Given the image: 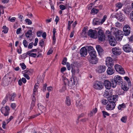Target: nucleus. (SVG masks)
Instances as JSON below:
<instances>
[{"instance_id": "3", "label": "nucleus", "mask_w": 133, "mask_h": 133, "mask_svg": "<svg viewBox=\"0 0 133 133\" xmlns=\"http://www.w3.org/2000/svg\"><path fill=\"white\" fill-rule=\"evenodd\" d=\"M106 35L108 37L110 45L111 46H115L117 42L114 37L111 35L109 31L108 32Z\"/></svg>"}, {"instance_id": "39", "label": "nucleus", "mask_w": 133, "mask_h": 133, "mask_svg": "<svg viewBox=\"0 0 133 133\" xmlns=\"http://www.w3.org/2000/svg\"><path fill=\"white\" fill-rule=\"evenodd\" d=\"M98 11L99 10L98 9L93 8L91 10V12L93 13L97 14L98 12Z\"/></svg>"}, {"instance_id": "54", "label": "nucleus", "mask_w": 133, "mask_h": 133, "mask_svg": "<svg viewBox=\"0 0 133 133\" xmlns=\"http://www.w3.org/2000/svg\"><path fill=\"white\" fill-rule=\"evenodd\" d=\"M66 67L68 70H70L71 69L70 66V64L68 62H67L66 64Z\"/></svg>"}, {"instance_id": "21", "label": "nucleus", "mask_w": 133, "mask_h": 133, "mask_svg": "<svg viewBox=\"0 0 133 133\" xmlns=\"http://www.w3.org/2000/svg\"><path fill=\"white\" fill-rule=\"evenodd\" d=\"M71 71L72 73V76L75 77V76L76 71L75 66L73 64H71Z\"/></svg>"}, {"instance_id": "7", "label": "nucleus", "mask_w": 133, "mask_h": 133, "mask_svg": "<svg viewBox=\"0 0 133 133\" xmlns=\"http://www.w3.org/2000/svg\"><path fill=\"white\" fill-rule=\"evenodd\" d=\"M105 62L106 65L108 67H112L114 65L113 61L112 58L110 57L106 58Z\"/></svg>"}, {"instance_id": "18", "label": "nucleus", "mask_w": 133, "mask_h": 133, "mask_svg": "<svg viewBox=\"0 0 133 133\" xmlns=\"http://www.w3.org/2000/svg\"><path fill=\"white\" fill-rule=\"evenodd\" d=\"M90 63L92 64H96L98 62V60L97 57H91L89 59Z\"/></svg>"}, {"instance_id": "45", "label": "nucleus", "mask_w": 133, "mask_h": 133, "mask_svg": "<svg viewBox=\"0 0 133 133\" xmlns=\"http://www.w3.org/2000/svg\"><path fill=\"white\" fill-rule=\"evenodd\" d=\"M23 43L25 47H27L28 46V42L26 40H24L23 41Z\"/></svg>"}, {"instance_id": "38", "label": "nucleus", "mask_w": 133, "mask_h": 133, "mask_svg": "<svg viewBox=\"0 0 133 133\" xmlns=\"http://www.w3.org/2000/svg\"><path fill=\"white\" fill-rule=\"evenodd\" d=\"M20 65L21 66L22 70H24L26 68V66L24 63H20Z\"/></svg>"}, {"instance_id": "37", "label": "nucleus", "mask_w": 133, "mask_h": 133, "mask_svg": "<svg viewBox=\"0 0 133 133\" xmlns=\"http://www.w3.org/2000/svg\"><path fill=\"white\" fill-rule=\"evenodd\" d=\"M101 101L102 104L104 105H106L108 103V100L105 99H102Z\"/></svg>"}, {"instance_id": "29", "label": "nucleus", "mask_w": 133, "mask_h": 133, "mask_svg": "<svg viewBox=\"0 0 133 133\" xmlns=\"http://www.w3.org/2000/svg\"><path fill=\"white\" fill-rule=\"evenodd\" d=\"M38 108L40 110H45V108L44 107L41 105L40 103H38Z\"/></svg>"}, {"instance_id": "41", "label": "nucleus", "mask_w": 133, "mask_h": 133, "mask_svg": "<svg viewBox=\"0 0 133 133\" xmlns=\"http://www.w3.org/2000/svg\"><path fill=\"white\" fill-rule=\"evenodd\" d=\"M127 120V117L125 116L123 117L121 119V121L123 122L126 123Z\"/></svg>"}, {"instance_id": "11", "label": "nucleus", "mask_w": 133, "mask_h": 133, "mask_svg": "<svg viewBox=\"0 0 133 133\" xmlns=\"http://www.w3.org/2000/svg\"><path fill=\"white\" fill-rule=\"evenodd\" d=\"M105 66L100 65L98 66L96 69V71L98 73H101L104 72L106 69Z\"/></svg>"}, {"instance_id": "24", "label": "nucleus", "mask_w": 133, "mask_h": 133, "mask_svg": "<svg viewBox=\"0 0 133 133\" xmlns=\"http://www.w3.org/2000/svg\"><path fill=\"white\" fill-rule=\"evenodd\" d=\"M93 22V24L95 25L99 24L100 23L99 19L97 18H94Z\"/></svg>"}, {"instance_id": "19", "label": "nucleus", "mask_w": 133, "mask_h": 133, "mask_svg": "<svg viewBox=\"0 0 133 133\" xmlns=\"http://www.w3.org/2000/svg\"><path fill=\"white\" fill-rule=\"evenodd\" d=\"M107 72L108 74L109 75H111L114 73L115 70L112 68V67H108Z\"/></svg>"}, {"instance_id": "34", "label": "nucleus", "mask_w": 133, "mask_h": 133, "mask_svg": "<svg viewBox=\"0 0 133 133\" xmlns=\"http://www.w3.org/2000/svg\"><path fill=\"white\" fill-rule=\"evenodd\" d=\"M102 112L103 114V117L104 118L106 117V116H109L110 115L109 113L105 111H103Z\"/></svg>"}, {"instance_id": "12", "label": "nucleus", "mask_w": 133, "mask_h": 133, "mask_svg": "<svg viewBox=\"0 0 133 133\" xmlns=\"http://www.w3.org/2000/svg\"><path fill=\"white\" fill-rule=\"evenodd\" d=\"M123 31L125 36H127L130 33V28L128 25H125L123 28Z\"/></svg>"}, {"instance_id": "51", "label": "nucleus", "mask_w": 133, "mask_h": 133, "mask_svg": "<svg viewBox=\"0 0 133 133\" xmlns=\"http://www.w3.org/2000/svg\"><path fill=\"white\" fill-rule=\"evenodd\" d=\"M47 86V84H45L43 87V91L44 92L45 91L46 89V88Z\"/></svg>"}, {"instance_id": "16", "label": "nucleus", "mask_w": 133, "mask_h": 133, "mask_svg": "<svg viewBox=\"0 0 133 133\" xmlns=\"http://www.w3.org/2000/svg\"><path fill=\"white\" fill-rule=\"evenodd\" d=\"M116 17L118 20L120 22H123L124 21L125 19V16L121 13L117 14Z\"/></svg>"}, {"instance_id": "32", "label": "nucleus", "mask_w": 133, "mask_h": 133, "mask_svg": "<svg viewBox=\"0 0 133 133\" xmlns=\"http://www.w3.org/2000/svg\"><path fill=\"white\" fill-rule=\"evenodd\" d=\"M123 35H120V36H117L116 37V38L117 39V40L119 41H120L123 37Z\"/></svg>"}, {"instance_id": "36", "label": "nucleus", "mask_w": 133, "mask_h": 133, "mask_svg": "<svg viewBox=\"0 0 133 133\" xmlns=\"http://www.w3.org/2000/svg\"><path fill=\"white\" fill-rule=\"evenodd\" d=\"M35 101H32L31 103V105L30 107V110H32L33 109V107L35 105Z\"/></svg>"}, {"instance_id": "30", "label": "nucleus", "mask_w": 133, "mask_h": 133, "mask_svg": "<svg viewBox=\"0 0 133 133\" xmlns=\"http://www.w3.org/2000/svg\"><path fill=\"white\" fill-rule=\"evenodd\" d=\"M122 88L124 91H127L129 89V88L127 87L126 84H122Z\"/></svg>"}, {"instance_id": "2", "label": "nucleus", "mask_w": 133, "mask_h": 133, "mask_svg": "<svg viewBox=\"0 0 133 133\" xmlns=\"http://www.w3.org/2000/svg\"><path fill=\"white\" fill-rule=\"evenodd\" d=\"M111 82L113 88H115L117 85H120L123 83V79L122 77L117 75L115 76L114 79H111Z\"/></svg>"}, {"instance_id": "59", "label": "nucleus", "mask_w": 133, "mask_h": 133, "mask_svg": "<svg viewBox=\"0 0 133 133\" xmlns=\"http://www.w3.org/2000/svg\"><path fill=\"white\" fill-rule=\"evenodd\" d=\"M11 106L13 109H14L16 107V105L15 103H13L11 104Z\"/></svg>"}, {"instance_id": "10", "label": "nucleus", "mask_w": 133, "mask_h": 133, "mask_svg": "<svg viewBox=\"0 0 133 133\" xmlns=\"http://www.w3.org/2000/svg\"><path fill=\"white\" fill-rule=\"evenodd\" d=\"M98 37L99 41H102L105 39V36L103 31L99 29L98 31Z\"/></svg>"}, {"instance_id": "49", "label": "nucleus", "mask_w": 133, "mask_h": 133, "mask_svg": "<svg viewBox=\"0 0 133 133\" xmlns=\"http://www.w3.org/2000/svg\"><path fill=\"white\" fill-rule=\"evenodd\" d=\"M124 79L126 80L128 83H130V81L129 78L127 76H125L124 77Z\"/></svg>"}, {"instance_id": "47", "label": "nucleus", "mask_w": 133, "mask_h": 133, "mask_svg": "<svg viewBox=\"0 0 133 133\" xmlns=\"http://www.w3.org/2000/svg\"><path fill=\"white\" fill-rule=\"evenodd\" d=\"M10 17L9 18V20L11 22H14L15 21L16 19V18L15 17H12L10 19Z\"/></svg>"}, {"instance_id": "15", "label": "nucleus", "mask_w": 133, "mask_h": 133, "mask_svg": "<svg viewBox=\"0 0 133 133\" xmlns=\"http://www.w3.org/2000/svg\"><path fill=\"white\" fill-rule=\"evenodd\" d=\"M104 84L105 87L107 89H109L111 87L113 88L112 86V84L111 82H111L108 80H105L104 81L103 84Z\"/></svg>"}, {"instance_id": "20", "label": "nucleus", "mask_w": 133, "mask_h": 133, "mask_svg": "<svg viewBox=\"0 0 133 133\" xmlns=\"http://www.w3.org/2000/svg\"><path fill=\"white\" fill-rule=\"evenodd\" d=\"M96 48L99 55L102 54L103 52V50L100 45H97L96 46Z\"/></svg>"}, {"instance_id": "33", "label": "nucleus", "mask_w": 133, "mask_h": 133, "mask_svg": "<svg viewBox=\"0 0 133 133\" xmlns=\"http://www.w3.org/2000/svg\"><path fill=\"white\" fill-rule=\"evenodd\" d=\"M125 105L124 103H123L121 104H120L118 106V108L119 110H121L122 108H125Z\"/></svg>"}, {"instance_id": "46", "label": "nucleus", "mask_w": 133, "mask_h": 133, "mask_svg": "<svg viewBox=\"0 0 133 133\" xmlns=\"http://www.w3.org/2000/svg\"><path fill=\"white\" fill-rule=\"evenodd\" d=\"M6 81L5 80H3L2 83V84L4 86H7L8 84V82L6 83Z\"/></svg>"}, {"instance_id": "1", "label": "nucleus", "mask_w": 133, "mask_h": 133, "mask_svg": "<svg viewBox=\"0 0 133 133\" xmlns=\"http://www.w3.org/2000/svg\"><path fill=\"white\" fill-rule=\"evenodd\" d=\"M118 96L115 95L108 98L109 102L106 106V108L108 110H113L116 106L115 102L117 100Z\"/></svg>"}, {"instance_id": "22", "label": "nucleus", "mask_w": 133, "mask_h": 133, "mask_svg": "<svg viewBox=\"0 0 133 133\" xmlns=\"http://www.w3.org/2000/svg\"><path fill=\"white\" fill-rule=\"evenodd\" d=\"M89 54L91 58L93 57H97L96 52L95 50L94 51H91V52L89 51Z\"/></svg>"}, {"instance_id": "50", "label": "nucleus", "mask_w": 133, "mask_h": 133, "mask_svg": "<svg viewBox=\"0 0 133 133\" xmlns=\"http://www.w3.org/2000/svg\"><path fill=\"white\" fill-rule=\"evenodd\" d=\"M59 7L60 9L62 10H63L66 9L65 6L63 5H60Z\"/></svg>"}, {"instance_id": "62", "label": "nucleus", "mask_w": 133, "mask_h": 133, "mask_svg": "<svg viewBox=\"0 0 133 133\" xmlns=\"http://www.w3.org/2000/svg\"><path fill=\"white\" fill-rule=\"evenodd\" d=\"M13 118V116H11L10 117L9 119H8L6 120V122H7V123H8Z\"/></svg>"}, {"instance_id": "28", "label": "nucleus", "mask_w": 133, "mask_h": 133, "mask_svg": "<svg viewBox=\"0 0 133 133\" xmlns=\"http://www.w3.org/2000/svg\"><path fill=\"white\" fill-rule=\"evenodd\" d=\"M32 35V31L31 30H29L25 34V36L27 38H29V36H31Z\"/></svg>"}, {"instance_id": "52", "label": "nucleus", "mask_w": 133, "mask_h": 133, "mask_svg": "<svg viewBox=\"0 0 133 133\" xmlns=\"http://www.w3.org/2000/svg\"><path fill=\"white\" fill-rule=\"evenodd\" d=\"M33 43L31 42L29 43L28 46V49H31L33 47Z\"/></svg>"}, {"instance_id": "64", "label": "nucleus", "mask_w": 133, "mask_h": 133, "mask_svg": "<svg viewBox=\"0 0 133 133\" xmlns=\"http://www.w3.org/2000/svg\"><path fill=\"white\" fill-rule=\"evenodd\" d=\"M130 18L133 21V11L130 14Z\"/></svg>"}, {"instance_id": "5", "label": "nucleus", "mask_w": 133, "mask_h": 133, "mask_svg": "<svg viewBox=\"0 0 133 133\" xmlns=\"http://www.w3.org/2000/svg\"><path fill=\"white\" fill-rule=\"evenodd\" d=\"M78 80L76 77L72 76L69 81H68V85L70 87H72L75 84H77Z\"/></svg>"}, {"instance_id": "35", "label": "nucleus", "mask_w": 133, "mask_h": 133, "mask_svg": "<svg viewBox=\"0 0 133 133\" xmlns=\"http://www.w3.org/2000/svg\"><path fill=\"white\" fill-rule=\"evenodd\" d=\"M25 22L27 23L28 25H30L32 24V22L29 19H25Z\"/></svg>"}, {"instance_id": "44", "label": "nucleus", "mask_w": 133, "mask_h": 133, "mask_svg": "<svg viewBox=\"0 0 133 133\" xmlns=\"http://www.w3.org/2000/svg\"><path fill=\"white\" fill-rule=\"evenodd\" d=\"M44 40L43 39H41L40 41L39 44L40 46L42 47L43 46L44 44Z\"/></svg>"}, {"instance_id": "53", "label": "nucleus", "mask_w": 133, "mask_h": 133, "mask_svg": "<svg viewBox=\"0 0 133 133\" xmlns=\"http://www.w3.org/2000/svg\"><path fill=\"white\" fill-rule=\"evenodd\" d=\"M36 95V94L35 93H34L33 92V94H32V101H36V98L35 97V96Z\"/></svg>"}, {"instance_id": "57", "label": "nucleus", "mask_w": 133, "mask_h": 133, "mask_svg": "<svg viewBox=\"0 0 133 133\" xmlns=\"http://www.w3.org/2000/svg\"><path fill=\"white\" fill-rule=\"evenodd\" d=\"M37 56L36 54L34 53H31L30 55V57H32L34 58H35Z\"/></svg>"}, {"instance_id": "48", "label": "nucleus", "mask_w": 133, "mask_h": 133, "mask_svg": "<svg viewBox=\"0 0 133 133\" xmlns=\"http://www.w3.org/2000/svg\"><path fill=\"white\" fill-rule=\"evenodd\" d=\"M87 29L84 28V29L83 30V32L82 33V35H85L87 33Z\"/></svg>"}, {"instance_id": "60", "label": "nucleus", "mask_w": 133, "mask_h": 133, "mask_svg": "<svg viewBox=\"0 0 133 133\" xmlns=\"http://www.w3.org/2000/svg\"><path fill=\"white\" fill-rule=\"evenodd\" d=\"M115 26L117 27H119L121 26V24L118 22H117L116 23Z\"/></svg>"}, {"instance_id": "6", "label": "nucleus", "mask_w": 133, "mask_h": 133, "mask_svg": "<svg viewBox=\"0 0 133 133\" xmlns=\"http://www.w3.org/2000/svg\"><path fill=\"white\" fill-rule=\"evenodd\" d=\"M115 68L116 71L119 74L123 75L125 74L124 70L121 66L120 65L118 64H116L115 66Z\"/></svg>"}, {"instance_id": "58", "label": "nucleus", "mask_w": 133, "mask_h": 133, "mask_svg": "<svg viewBox=\"0 0 133 133\" xmlns=\"http://www.w3.org/2000/svg\"><path fill=\"white\" fill-rule=\"evenodd\" d=\"M38 38H36L35 39V43H34V46H36L37 45V43L38 42Z\"/></svg>"}, {"instance_id": "43", "label": "nucleus", "mask_w": 133, "mask_h": 133, "mask_svg": "<svg viewBox=\"0 0 133 133\" xmlns=\"http://www.w3.org/2000/svg\"><path fill=\"white\" fill-rule=\"evenodd\" d=\"M67 59L65 57L63 58V60L62 62V64L63 65H65L66 64V62L67 61Z\"/></svg>"}, {"instance_id": "40", "label": "nucleus", "mask_w": 133, "mask_h": 133, "mask_svg": "<svg viewBox=\"0 0 133 133\" xmlns=\"http://www.w3.org/2000/svg\"><path fill=\"white\" fill-rule=\"evenodd\" d=\"M94 50V48L92 47V46H88V53H89L90 52H91V51H93Z\"/></svg>"}, {"instance_id": "31", "label": "nucleus", "mask_w": 133, "mask_h": 133, "mask_svg": "<svg viewBox=\"0 0 133 133\" xmlns=\"http://www.w3.org/2000/svg\"><path fill=\"white\" fill-rule=\"evenodd\" d=\"M2 28L4 29V30L2 31V32H4L5 34H6L8 32V28L6 27L5 25L4 26H3Z\"/></svg>"}, {"instance_id": "13", "label": "nucleus", "mask_w": 133, "mask_h": 133, "mask_svg": "<svg viewBox=\"0 0 133 133\" xmlns=\"http://www.w3.org/2000/svg\"><path fill=\"white\" fill-rule=\"evenodd\" d=\"M97 31L90 29L88 31V35L90 37L94 38H96Z\"/></svg>"}, {"instance_id": "25", "label": "nucleus", "mask_w": 133, "mask_h": 133, "mask_svg": "<svg viewBox=\"0 0 133 133\" xmlns=\"http://www.w3.org/2000/svg\"><path fill=\"white\" fill-rule=\"evenodd\" d=\"M16 96V94L15 93H13L10 95L9 99L10 101H13L14 100V98Z\"/></svg>"}, {"instance_id": "56", "label": "nucleus", "mask_w": 133, "mask_h": 133, "mask_svg": "<svg viewBox=\"0 0 133 133\" xmlns=\"http://www.w3.org/2000/svg\"><path fill=\"white\" fill-rule=\"evenodd\" d=\"M63 81L65 85H66L68 82V79L66 78H64L63 79Z\"/></svg>"}, {"instance_id": "55", "label": "nucleus", "mask_w": 133, "mask_h": 133, "mask_svg": "<svg viewBox=\"0 0 133 133\" xmlns=\"http://www.w3.org/2000/svg\"><path fill=\"white\" fill-rule=\"evenodd\" d=\"M66 70V68L65 67H63L61 69V71L62 73H63Z\"/></svg>"}, {"instance_id": "4", "label": "nucleus", "mask_w": 133, "mask_h": 133, "mask_svg": "<svg viewBox=\"0 0 133 133\" xmlns=\"http://www.w3.org/2000/svg\"><path fill=\"white\" fill-rule=\"evenodd\" d=\"M103 86V83L101 81H97L94 83L93 85V87L94 89L99 90L102 89Z\"/></svg>"}, {"instance_id": "61", "label": "nucleus", "mask_w": 133, "mask_h": 133, "mask_svg": "<svg viewBox=\"0 0 133 133\" xmlns=\"http://www.w3.org/2000/svg\"><path fill=\"white\" fill-rule=\"evenodd\" d=\"M21 28H19L18 29L16 30V34H19L20 33L21 31Z\"/></svg>"}, {"instance_id": "26", "label": "nucleus", "mask_w": 133, "mask_h": 133, "mask_svg": "<svg viewBox=\"0 0 133 133\" xmlns=\"http://www.w3.org/2000/svg\"><path fill=\"white\" fill-rule=\"evenodd\" d=\"M117 30L116 29V31L115 32L116 37L120 36V35H123V34H122V31L119 30H118L117 29Z\"/></svg>"}, {"instance_id": "17", "label": "nucleus", "mask_w": 133, "mask_h": 133, "mask_svg": "<svg viewBox=\"0 0 133 133\" xmlns=\"http://www.w3.org/2000/svg\"><path fill=\"white\" fill-rule=\"evenodd\" d=\"M80 53L82 56L85 57L87 54V49L85 47L82 48L80 50Z\"/></svg>"}, {"instance_id": "23", "label": "nucleus", "mask_w": 133, "mask_h": 133, "mask_svg": "<svg viewBox=\"0 0 133 133\" xmlns=\"http://www.w3.org/2000/svg\"><path fill=\"white\" fill-rule=\"evenodd\" d=\"M116 10L117 11L118 9H121L123 6V4L120 2H119L116 4Z\"/></svg>"}, {"instance_id": "9", "label": "nucleus", "mask_w": 133, "mask_h": 133, "mask_svg": "<svg viewBox=\"0 0 133 133\" xmlns=\"http://www.w3.org/2000/svg\"><path fill=\"white\" fill-rule=\"evenodd\" d=\"M112 53L116 56L120 55L121 53V50L119 47H115L112 48Z\"/></svg>"}, {"instance_id": "63", "label": "nucleus", "mask_w": 133, "mask_h": 133, "mask_svg": "<svg viewBox=\"0 0 133 133\" xmlns=\"http://www.w3.org/2000/svg\"><path fill=\"white\" fill-rule=\"evenodd\" d=\"M53 52V51L52 49H50L49 50L48 52H47V55H49L51 54Z\"/></svg>"}, {"instance_id": "14", "label": "nucleus", "mask_w": 133, "mask_h": 133, "mask_svg": "<svg viewBox=\"0 0 133 133\" xmlns=\"http://www.w3.org/2000/svg\"><path fill=\"white\" fill-rule=\"evenodd\" d=\"M123 49L124 51L127 52H129L132 51L131 46L129 44H127L123 46Z\"/></svg>"}, {"instance_id": "8", "label": "nucleus", "mask_w": 133, "mask_h": 133, "mask_svg": "<svg viewBox=\"0 0 133 133\" xmlns=\"http://www.w3.org/2000/svg\"><path fill=\"white\" fill-rule=\"evenodd\" d=\"M9 110L10 109L9 107L7 106H5L4 108L2 107L1 109V112L5 116L8 115Z\"/></svg>"}, {"instance_id": "42", "label": "nucleus", "mask_w": 133, "mask_h": 133, "mask_svg": "<svg viewBox=\"0 0 133 133\" xmlns=\"http://www.w3.org/2000/svg\"><path fill=\"white\" fill-rule=\"evenodd\" d=\"M107 18V16L106 15H105L103 16V18L102 19L101 22V24H102L103 23H104L105 22V20Z\"/></svg>"}, {"instance_id": "27", "label": "nucleus", "mask_w": 133, "mask_h": 133, "mask_svg": "<svg viewBox=\"0 0 133 133\" xmlns=\"http://www.w3.org/2000/svg\"><path fill=\"white\" fill-rule=\"evenodd\" d=\"M66 104L67 105H70L71 104V101L70 100L69 97V96L66 97V100H65Z\"/></svg>"}]
</instances>
